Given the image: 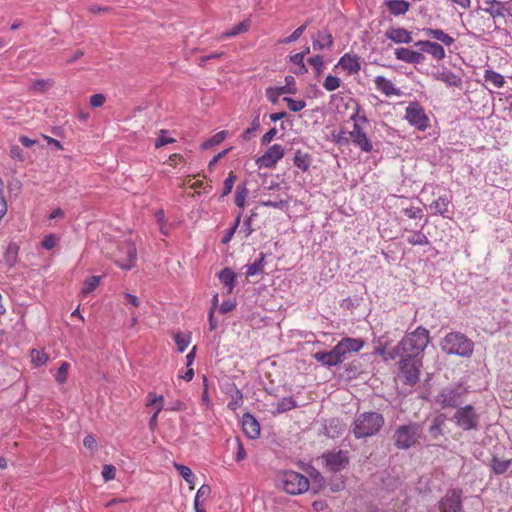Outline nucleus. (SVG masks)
<instances>
[{"mask_svg": "<svg viewBox=\"0 0 512 512\" xmlns=\"http://www.w3.org/2000/svg\"><path fill=\"white\" fill-rule=\"evenodd\" d=\"M430 341L429 331L419 326L397 344L398 357L420 358Z\"/></svg>", "mask_w": 512, "mask_h": 512, "instance_id": "1", "label": "nucleus"}, {"mask_svg": "<svg viewBox=\"0 0 512 512\" xmlns=\"http://www.w3.org/2000/svg\"><path fill=\"white\" fill-rule=\"evenodd\" d=\"M384 417L378 412H363L357 415L352 424V433L357 439L376 435L384 425Z\"/></svg>", "mask_w": 512, "mask_h": 512, "instance_id": "2", "label": "nucleus"}, {"mask_svg": "<svg viewBox=\"0 0 512 512\" xmlns=\"http://www.w3.org/2000/svg\"><path fill=\"white\" fill-rule=\"evenodd\" d=\"M441 348L447 354L469 357L473 353L474 344L464 334L450 332L443 338Z\"/></svg>", "mask_w": 512, "mask_h": 512, "instance_id": "3", "label": "nucleus"}, {"mask_svg": "<svg viewBox=\"0 0 512 512\" xmlns=\"http://www.w3.org/2000/svg\"><path fill=\"white\" fill-rule=\"evenodd\" d=\"M423 436V429L417 423L400 425L393 434L394 444L398 449L407 450L416 445Z\"/></svg>", "mask_w": 512, "mask_h": 512, "instance_id": "4", "label": "nucleus"}, {"mask_svg": "<svg viewBox=\"0 0 512 512\" xmlns=\"http://www.w3.org/2000/svg\"><path fill=\"white\" fill-rule=\"evenodd\" d=\"M277 485L291 495H299L309 489V480L295 471H284L277 476Z\"/></svg>", "mask_w": 512, "mask_h": 512, "instance_id": "5", "label": "nucleus"}, {"mask_svg": "<svg viewBox=\"0 0 512 512\" xmlns=\"http://www.w3.org/2000/svg\"><path fill=\"white\" fill-rule=\"evenodd\" d=\"M452 420L464 431L475 430L479 424V415L472 405H466L456 410Z\"/></svg>", "mask_w": 512, "mask_h": 512, "instance_id": "6", "label": "nucleus"}, {"mask_svg": "<svg viewBox=\"0 0 512 512\" xmlns=\"http://www.w3.org/2000/svg\"><path fill=\"white\" fill-rule=\"evenodd\" d=\"M136 257L137 249L131 241L122 242L114 255L115 263L124 270H130L135 266Z\"/></svg>", "mask_w": 512, "mask_h": 512, "instance_id": "7", "label": "nucleus"}, {"mask_svg": "<svg viewBox=\"0 0 512 512\" xmlns=\"http://www.w3.org/2000/svg\"><path fill=\"white\" fill-rule=\"evenodd\" d=\"M466 394L465 389L461 385L448 386L443 388L435 397V402L443 408L456 407Z\"/></svg>", "mask_w": 512, "mask_h": 512, "instance_id": "8", "label": "nucleus"}, {"mask_svg": "<svg viewBox=\"0 0 512 512\" xmlns=\"http://www.w3.org/2000/svg\"><path fill=\"white\" fill-rule=\"evenodd\" d=\"M400 358L399 370L405 383L410 386L415 385L419 380L420 367L422 366L421 359L412 357Z\"/></svg>", "mask_w": 512, "mask_h": 512, "instance_id": "9", "label": "nucleus"}, {"mask_svg": "<svg viewBox=\"0 0 512 512\" xmlns=\"http://www.w3.org/2000/svg\"><path fill=\"white\" fill-rule=\"evenodd\" d=\"M405 119L420 131H425L429 127V118L417 102H412L406 107Z\"/></svg>", "mask_w": 512, "mask_h": 512, "instance_id": "10", "label": "nucleus"}, {"mask_svg": "<svg viewBox=\"0 0 512 512\" xmlns=\"http://www.w3.org/2000/svg\"><path fill=\"white\" fill-rule=\"evenodd\" d=\"M392 342L393 338L390 337L389 333H385L384 335L378 337L373 342L374 353L381 356L384 361L395 360L398 358L397 345L390 350L387 349Z\"/></svg>", "mask_w": 512, "mask_h": 512, "instance_id": "11", "label": "nucleus"}, {"mask_svg": "<svg viewBox=\"0 0 512 512\" xmlns=\"http://www.w3.org/2000/svg\"><path fill=\"white\" fill-rule=\"evenodd\" d=\"M323 458L327 468L333 472L344 469L349 462L348 452L342 450L328 452Z\"/></svg>", "mask_w": 512, "mask_h": 512, "instance_id": "12", "label": "nucleus"}, {"mask_svg": "<svg viewBox=\"0 0 512 512\" xmlns=\"http://www.w3.org/2000/svg\"><path fill=\"white\" fill-rule=\"evenodd\" d=\"M283 156L284 148L279 144H274L258 158L257 163L259 167L272 168Z\"/></svg>", "mask_w": 512, "mask_h": 512, "instance_id": "13", "label": "nucleus"}, {"mask_svg": "<svg viewBox=\"0 0 512 512\" xmlns=\"http://www.w3.org/2000/svg\"><path fill=\"white\" fill-rule=\"evenodd\" d=\"M348 134L352 143L359 147L361 151L369 153L373 150L372 142L367 137L362 126L358 124L353 125V129Z\"/></svg>", "mask_w": 512, "mask_h": 512, "instance_id": "14", "label": "nucleus"}, {"mask_svg": "<svg viewBox=\"0 0 512 512\" xmlns=\"http://www.w3.org/2000/svg\"><path fill=\"white\" fill-rule=\"evenodd\" d=\"M414 45L418 47L420 51L431 55L436 60H442L446 56L443 46L437 42L420 40L417 41Z\"/></svg>", "mask_w": 512, "mask_h": 512, "instance_id": "15", "label": "nucleus"}, {"mask_svg": "<svg viewBox=\"0 0 512 512\" xmlns=\"http://www.w3.org/2000/svg\"><path fill=\"white\" fill-rule=\"evenodd\" d=\"M147 406H151L154 408L153 414L149 420V427L151 429H154L157 426L158 415L164 407V397L157 396L155 393L149 392L147 396Z\"/></svg>", "mask_w": 512, "mask_h": 512, "instance_id": "16", "label": "nucleus"}, {"mask_svg": "<svg viewBox=\"0 0 512 512\" xmlns=\"http://www.w3.org/2000/svg\"><path fill=\"white\" fill-rule=\"evenodd\" d=\"M313 357L317 362L328 367L336 366L344 361L336 346L328 352H316Z\"/></svg>", "mask_w": 512, "mask_h": 512, "instance_id": "17", "label": "nucleus"}, {"mask_svg": "<svg viewBox=\"0 0 512 512\" xmlns=\"http://www.w3.org/2000/svg\"><path fill=\"white\" fill-rule=\"evenodd\" d=\"M461 509L460 493L449 491L440 502L441 512H459Z\"/></svg>", "mask_w": 512, "mask_h": 512, "instance_id": "18", "label": "nucleus"}, {"mask_svg": "<svg viewBox=\"0 0 512 512\" xmlns=\"http://www.w3.org/2000/svg\"><path fill=\"white\" fill-rule=\"evenodd\" d=\"M364 343L360 339L355 338H343L337 345L336 348L342 358L345 360L347 355L352 352H358L362 347Z\"/></svg>", "mask_w": 512, "mask_h": 512, "instance_id": "19", "label": "nucleus"}, {"mask_svg": "<svg viewBox=\"0 0 512 512\" xmlns=\"http://www.w3.org/2000/svg\"><path fill=\"white\" fill-rule=\"evenodd\" d=\"M337 66H340L348 75L357 74L361 69L360 58L346 53L340 58Z\"/></svg>", "mask_w": 512, "mask_h": 512, "instance_id": "20", "label": "nucleus"}, {"mask_svg": "<svg viewBox=\"0 0 512 512\" xmlns=\"http://www.w3.org/2000/svg\"><path fill=\"white\" fill-rule=\"evenodd\" d=\"M394 54L397 60L410 64H420L425 59L423 53L408 48H397Z\"/></svg>", "mask_w": 512, "mask_h": 512, "instance_id": "21", "label": "nucleus"}, {"mask_svg": "<svg viewBox=\"0 0 512 512\" xmlns=\"http://www.w3.org/2000/svg\"><path fill=\"white\" fill-rule=\"evenodd\" d=\"M375 88L387 97L401 96V90L396 88L391 80L384 76H376L374 79Z\"/></svg>", "mask_w": 512, "mask_h": 512, "instance_id": "22", "label": "nucleus"}, {"mask_svg": "<svg viewBox=\"0 0 512 512\" xmlns=\"http://www.w3.org/2000/svg\"><path fill=\"white\" fill-rule=\"evenodd\" d=\"M385 37L396 44H407L412 41L411 32L404 28L390 27L385 31Z\"/></svg>", "mask_w": 512, "mask_h": 512, "instance_id": "23", "label": "nucleus"}, {"mask_svg": "<svg viewBox=\"0 0 512 512\" xmlns=\"http://www.w3.org/2000/svg\"><path fill=\"white\" fill-rule=\"evenodd\" d=\"M242 428L250 439H256L260 435V425L256 418L249 413L243 415Z\"/></svg>", "mask_w": 512, "mask_h": 512, "instance_id": "24", "label": "nucleus"}, {"mask_svg": "<svg viewBox=\"0 0 512 512\" xmlns=\"http://www.w3.org/2000/svg\"><path fill=\"white\" fill-rule=\"evenodd\" d=\"M312 46L313 49L317 51L331 49L333 46V37L327 31H318L312 36Z\"/></svg>", "mask_w": 512, "mask_h": 512, "instance_id": "25", "label": "nucleus"}, {"mask_svg": "<svg viewBox=\"0 0 512 512\" xmlns=\"http://www.w3.org/2000/svg\"><path fill=\"white\" fill-rule=\"evenodd\" d=\"M433 77L445 83L449 87H461L462 79L459 75L453 73L448 69H442L433 74Z\"/></svg>", "mask_w": 512, "mask_h": 512, "instance_id": "26", "label": "nucleus"}, {"mask_svg": "<svg viewBox=\"0 0 512 512\" xmlns=\"http://www.w3.org/2000/svg\"><path fill=\"white\" fill-rule=\"evenodd\" d=\"M422 32L425 36L435 39L448 47L455 42V39L442 29L425 28Z\"/></svg>", "mask_w": 512, "mask_h": 512, "instance_id": "27", "label": "nucleus"}, {"mask_svg": "<svg viewBox=\"0 0 512 512\" xmlns=\"http://www.w3.org/2000/svg\"><path fill=\"white\" fill-rule=\"evenodd\" d=\"M385 5L390 14L394 16L404 15L410 8V3L405 0H388Z\"/></svg>", "mask_w": 512, "mask_h": 512, "instance_id": "28", "label": "nucleus"}, {"mask_svg": "<svg viewBox=\"0 0 512 512\" xmlns=\"http://www.w3.org/2000/svg\"><path fill=\"white\" fill-rule=\"evenodd\" d=\"M296 87L286 88V87H268L265 91L267 99L276 104L279 100V97L283 94H294L296 93Z\"/></svg>", "mask_w": 512, "mask_h": 512, "instance_id": "29", "label": "nucleus"}, {"mask_svg": "<svg viewBox=\"0 0 512 512\" xmlns=\"http://www.w3.org/2000/svg\"><path fill=\"white\" fill-rule=\"evenodd\" d=\"M265 267V254L260 253L259 258L255 260L251 264H246L244 268L246 269L245 274L247 277H252L263 273Z\"/></svg>", "mask_w": 512, "mask_h": 512, "instance_id": "30", "label": "nucleus"}, {"mask_svg": "<svg viewBox=\"0 0 512 512\" xmlns=\"http://www.w3.org/2000/svg\"><path fill=\"white\" fill-rule=\"evenodd\" d=\"M219 279L227 287V293H232L235 287L236 274L230 268H224L219 272Z\"/></svg>", "mask_w": 512, "mask_h": 512, "instance_id": "31", "label": "nucleus"}, {"mask_svg": "<svg viewBox=\"0 0 512 512\" xmlns=\"http://www.w3.org/2000/svg\"><path fill=\"white\" fill-rule=\"evenodd\" d=\"M503 3L497 0H484V7L482 9L493 18L503 17Z\"/></svg>", "mask_w": 512, "mask_h": 512, "instance_id": "32", "label": "nucleus"}, {"mask_svg": "<svg viewBox=\"0 0 512 512\" xmlns=\"http://www.w3.org/2000/svg\"><path fill=\"white\" fill-rule=\"evenodd\" d=\"M249 28H250V21L244 20V21L240 22L239 24H237L236 26H234L232 29L219 35L217 37V40L221 41L228 37H234L238 34L247 32Z\"/></svg>", "mask_w": 512, "mask_h": 512, "instance_id": "33", "label": "nucleus"}, {"mask_svg": "<svg viewBox=\"0 0 512 512\" xmlns=\"http://www.w3.org/2000/svg\"><path fill=\"white\" fill-rule=\"evenodd\" d=\"M451 203V198L448 196H440L437 200H435L430 208L434 210L435 214H440L442 216H446L448 212V207Z\"/></svg>", "mask_w": 512, "mask_h": 512, "instance_id": "34", "label": "nucleus"}, {"mask_svg": "<svg viewBox=\"0 0 512 512\" xmlns=\"http://www.w3.org/2000/svg\"><path fill=\"white\" fill-rule=\"evenodd\" d=\"M230 401L228 402V408L231 410H236L243 404V396L241 391L233 386L230 390Z\"/></svg>", "mask_w": 512, "mask_h": 512, "instance_id": "35", "label": "nucleus"}, {"mask_svg": "<svg viewBox=\"0 0 512 512\" xmlns=\"http://www.w3.org/2000/svg\"><path fill=\"white\" fill-rule=\"evenodd\" d=\"M101 277L100 276H90L88 277L84 283L83 287L81 289L82 296H87L91 292H93L98 285L100 284Z\"/></svg>", "mask_w": 512, "mask_h": 512, "instance_id": "36", "label": "nucleus"}, {"mask_svg": "<svg viewBox=\"0 0 512 512\" xmlns=\"http://www.w3.org/2000/svg\"><path fill=\"white\" fill-rule=\"evenodd\" d=\"M297 407V403L293 397H285L279 400L276 404L275 413L280 414L287 412L293 408Z\"/></svg>", "mask_w": 512, "mask_h": 512, "instance_id": "37", "label": "nucleus"}, {"mask_svg": "<svg viewBox=\"0 0 512 512\" xmlns=\"http://www.w3.org/2000/svg\"><path fill=\"white\" fill-rule=\"evenodd\" d=\"M294 165L301 169L302 171L308 170L310 166V157L307 153H303L298 150L294 156Z\"/></svg>", "mask_w": 512, "mask_h": 512, "instance_id": "38", "label": "nucleus"}, {"mask_svg": "<svg viewBox=\"0 0 512 512\" xmlns=\"http://www.w3.org/2000/svg\"><path fill=\"white\" fill-rule=\"evenodd\" d=\"M511 461L506 459H500L497 457H493L491 460V468L496 474H502L508 470L510 467Z\"/></svg>", "mask_w": 512, "mask_h": 512, "instance_id": "39", "label": "nucleus"}, {"mask_svg": "<svg viewBox=\"0 0 512 512\" xmlns=\"http://www.w3.org/2000/svg\"><path fill=\"white\" fill-rule=\"evenodd\" d=\"M485 81L492 83L496 88H500L504 85V77L492 70H487L484 75Z\"/></svg>", "mask_w": 512, "mask_h": 512, "instance_id": "40", "label": "nucleus"}, {"mask_svg": "<svg viewBox=\"0 0 512 512\" xmlns=\"http://www.w3.org/2000/svg\"><path fill=\"white\" fill-rule=\"evenodd\" d=\"M407 242L413 246L415 245H428L429 240L422 231L413 232L407 237Z\"/></svg>", "mask_w": 512, "mask_h": 512, "instance_id": "41", "label": "nucleus"}, {"mask_svg": "<svg viewBox=\"0 0 512 512\" xmlns=\"http://www.w3.org/2000/svg\"><path fill=\"white\" fill-rule=\"evenodd\" d=\"M174 467L188 484L193 485L195 476L189 467L178 463H174Z\"/></svg>", "mask_w": 512, "mask_h": 512, "instance_id": "42", "label": "nucleus"}, {"mask_svg": "<svg viewBox=\"0 0 512 512\" xmlns=\"http://www.w3.org/2000/svg\"><path fill=\"white\" fill-rule=\"evenodd\" d=\"M307 62L313 66L315 73L317 76L321 75L325 68V63L323 57L321 55H315L310 57Z\"/></svg>", "mask_w": 512, "mask_h": 512, "instance_id": "43", "label": "nucleus"}, {"mask_svg": "<svg viewBox=\"0 0 512 512\" xmlns=\"http://www.w3.org/2000/svg\"><path fill=\"white\" fill-rule=\"evenodd\" d=\"M443 420L439 417L435 418L429 427V435L432 439H438L442 435Z\"/></svg>", "mask_w": 512, "mask_h": 512, "instance_id": "44", "label": "nucleus"}, {"mask_svg": "<svg viewBox=\"0 0 512 512\" xmlns=\"http://www.w3.org/2000/svg\"><path fill=\"white\" fill-rule=\"evenodd\" d=\"M174 340L177 344L178 351L182 353L185 351V349L188 347V345L190 343V335L176 333L174 336Z\"/></svg>", "mask_w": 512, "mask_h": 512, "instance_id": "45", "label": "nucleus"}, {"mask_svg": "<svg viewBox=\"0 0 512 512\" xmlns=\"http://www.w3.org/2000/svg\"><path fill=\"white\" fill-rule=\"evenodd\" d=\"M308 26V22L298 27L291 35L279 41L281 44H287L297 41Z\"/></svg>", "mask_w": 512, "mask_h": 512, "instance_id": "46", "label": "nucleus"}, {"mask_svg": "<svg viewBox=\"0 0 512 512\" xmlns=\"http://www.w3.org/2000/svg\"><path fill=\"white\" fill-rule=\"evenodd\" d=\"M283 100L286 102L289 110L292 112H299L306 106V102L303 100H295L290 97H284Z\"/></svg>", "mask_w": 512, "mask_h": 512, "instance_id": "47", "label": "nucleus"}, {"mask_svg": "<svg viewBox=\"0 0 512 512\" xmlns=\"http://www.w3.org/2000/svg\"><path fill=\"white\" fill-rule=\"evenodd\" d=\"M225 138H226V131H220V132L216 133L213 137H211L210 139L205 141L202 146L204 149H209L215 145L220 144L222 141H224Z\"/></svg>", "mask_w": 512, "mask_h": 512, "instance_id": "48", "label": "nucleus"}, {"mask_svg": "<svg viewBox=\"0 0 512 512\" xmlns=\"http://www.w3.org/2000/svg\"><path fill=\"white\" fill-rule=\"evenodd\" d=\"M340 85H341L340 78H338L336 76H332V75H328L323 82V87L327 91H330V92L338 89L340 87Z\"/></svg>", "mask_w": 512, "mask_h": 512, "instance_id": "49", "label": "nucleus"}, {"mask_svg": "<svg viewBox=\"0 0 512 512\" xmlns=\"http://www.w3.org/2000/svg\"><path fill=\"white\" fill-rule=\"evenodd\" d=\"M31 360L35 365L41 366L47 362L48 355L44 351L33 349L31 351Z\"/></svg>", "mask_w": 512, "mask_h": 512, "instance_id": "50", "label": "nucleus"}, {"mask_svg": "<svg viewBox=\"0 0 512 512\" xmlns=\"http://www.w3.org/2000/svg\"><path fill=\"white\" fill-rule=\"evenodd\" d=\"M247 195H248V190L246 189V187H244V186H242V187L238 186L237 187L236 193H235V204L239 208H243L244 207Z\"/></svg>", "mask_w": 512, "mask_h": 512, "instance_id": "51", "label": "nucleus"}, {"mask_svg": "<svg viewBox=\"0 0 512 512\" xmlns=\"http://www.w3.org/2000/svg\"><path fill=\"white\" fill-rule=\"evenodd\" d=\"M70 368V364L67 362H63L61 366L59 367L57 374H56V381L60 384H63L67 380L68 371Z\"/></svg>", "mask_w": 512, "mask_h": 512, "instance_id": "52", "label": "nucleus"}, {"mask_svg": "<svg viewBox=\"0 0 512 512\" xmlns=\"http://www.w3.org/2000/svg\"><path fill=\"white\" fill-rule=\"evenodd\" d=\"M241 216H242V213L239 212L237 217H236V219H235V221H234V224L232 225V227L227 231V233L223 237L222 242L224 244L228 243L232 239L233 235L235 234V232H236V230H237V228H238V226L240 224Z\"/></svg>", "mask_w": 512, "mask_h": 512, "instance_id": "53", "label": "nucleus"}, {"mask_svg": "<svg viewBox=\"0 0 512 512\" xmlns=\"http://www.w3.org/2000/svg\"><path fill=\"white\" fill-rule=\"evenodd\" d=\"M102 477L105 482H108L110 480H113L116 476V468L113 465L106 464L102 468Z\"/></svg>", "mask_w": 512, "mask_h": 512, "instance_id": "54", "label": "nucleus"}, {"mask_svg": "<svg viewBox=\"0 0 512 512\" xmlns=\"http://www.w3.org/2000/svg\"><path fill=\"white\" fill-rule=\"evenodd\" d=\"M235 180L236 176L233 174V172H230L228 177L224 181L222 197L227 196L232 191Z\"/></svg>", "mask_w": 512, "mask_h": 512, "instance_id": "55", "label": "nucleus"}, {"mask_svg": "<svg viewBox=\"0 0 512 512\" xmlns=\"http://www.w3.org/2000/svg\"><path fill=\"white\" fill-rule=\"evenodd\" d=\"M175 140L169 136H167L166 131L161 130L160 135L157 137L155 141V147L160 148L164 145L173 143Z\"/></svg>", "mask_w": 512, "mask_h": 512, "instance_id": "56", "label": "nucleus"}, {"mask_svg": "<svg viewBox=\"0 0 512 512\" xmlns=\"http://www.w3.org/2000/svg\"><path fill=\"white\" fill-rule=\"evenodd\" d=\"M211 492V489L208 485H202L197 493H196V497H195V501H194V504H195V508H197V505H199V499L200 498H207L209 496Z\"/></svg>", "mask_w": 512, "mask_h": 512, "instance_id": "57", "label": "nucleus"}, {"mask_svg": "<svg viewBox=\"0 0 512 512\" xmlns=\"http://www.w3.org/2000/svg\"><path fill=\"white\" fill-rule=\"evenodd\" d=\"M9 155L12 159L18 160L20 162H23L25 160V156L23 154L22 149L17 145L11 146Z\"/></svg>", "mask_w": 512, "mask_h": 512, "instance_id": "58", "label": "nucleus"}, {"mask_svg": "<svg viewBox=\"0 0 512 512\" xmlns=\"http://www.w3.org/2000/svg\"><path fill=\"white\" fill-rule=\"evenodd\" d=\"M155 216H156L157 222L160 226L161 233L164 235H167L168 229L166 228V224H165L164 212L162 210H159L156 212Z\"/></svg>", "mask_w": 512, "mask_h": 512, "instance_id": "59", "label": "nucleus"}, {"mask_svg": "<svg viewBox=\"0 0 512 512\" xmlns=\"http://www.w3.org/2000/svg\"><path fill=\"white\" fill-rule=\"evenodd\" d=\"M57 243V237L53 234H50V235H47L43 241H42V246L45 248V249H52L55 247Z\"/></svg>", "mask_w": 512, "mask_h": 512, "instance_id": "60", "label": "nucleus"}, {"mask_svg": "<svg viewBox=\"0 0 512 512\" xmlns=\"http://www.w3.org/2000/svg\"><path fill=\"white\" fill-rule=\"evenodd\" d=\"M105 102V96L103 94H94L90 97V105L92 107H101Z\"/></svg>", "mask_w": 512, "mask_h": 512, "instance_id": "61", "label": "nucleus"}, {"mask_svg": "<svg viewBox=\"0 0 512 512\" xmlns=\"http://www.w3.org/2000/svg\"><path fill=\"white\" fill-rule=\"evenodd\" d=\"M277 134V129L276 128H271L269 131H267L261 138V143L263 145H268L273 139L274 137L276 136Z\"/></svg>", "mask_w": 512, "mask_h": 512, "instance_id": "62", "label": "nucleus"}, {"mask_svg": "<svg viewBox=\"0 0 512 512\" xmlns=\"http://www.w3.org/2000/svg\"><path fill=\"white\" fill-rule=\"evenodd\" d=\"M236 449H237V451H236L235 460L237 462H239V461H242L243 459H245L246 452L243 447V444L239 440H236Z\"/></svg>", "mask_w": 512, "mask_h": 512, "instance_id": "63", "label": "nucleus"}, {"mask_svg": "<svg viewBox=\"0 0 512 512\" xmlns=\"http://www.w3.org/2000/svg\"><path fill=\"white\" fill-rule=\"evenodd\" d=\"M235 308V303L228 300V301H224L220 307H219V311L220 313L222 314H226L230 311H232L233 309Z\"/></svg>", "mask_w": 512, "mask_h": 512, "instance_id": "64", "label": "nucleus"}]
</instances>
